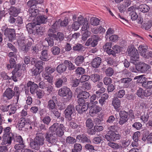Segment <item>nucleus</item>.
Returning a JSON list of instances; mask_svg holds the SVG:
<instances>
[{"instance_id": "obj_1", "label": "nucleus", "mask_w": 152, "mask_h": 152, "mask_svg": "<svg viewBox=\"0 0 152 152\" xmlns=\"http://www.w3.org/2000/svg\"><path fill=\"white\" fill-rule=\"evenodd\" d=\"M44 134L42 133H37L34 141L30 142V145L31 148L38 150L40 146L44 144Z\"/></svg>"}, {"instance_id": "obj_2", "label": "nucleus", "mask_w": 152, "mask_h": 152, "mask_svg": "<svg viewBox=\"0 0 152 152\" xmlns=\"http://www.w3.org/2000/svg\"><path fill=\"white\" fill-rule=\"evenodd\" d=\"M26 27L28 33L33 35L41 34L43 32V28L34 23H28Z\"/></svg>"}, {"instance_id": "obj_3", "label": "nucleus", "mask_w": 152, "mask_h": 152, "mask_svg": "<svg viewBox=\"0 0 152 152\" xmlns=\"http://www.w3.org/2000/svg\"><path fill=\"white\" fill-rule=\"evenodd\" d=\"M65 128L62 124H59L57 123H54L50 127L52 132H55L56 135L59 137L62 136L64 134Z\"/></svg>"}, {"instance_id": "obj_4", "label": "nucleus", "mask_w": 152, "mask_h": 152, "mask_svg": "<svg viewBox=\"0 0 152 152\" xmlns=\"http://www.w3.org/2000/svg\"><path fill=\"white\" fill-rule=\"evenodd\" d=\"M10 129L11 128L10 127H7L4 129L3 141L1 143L2 145H5L7 143L10 144H11L13 135L12 133L10 132Z\"/></svg>"}, {"instance_id": "obj_5", "label": "nucleus", "mask_w": 152, "mask_h": 152, "mask_svg": "<svg viewBox=\"0 0 152 152\" xmlns=\"http://www.w3.org/2000/svg\"><path fill=\"white\" fill-rule=\"evenodd\" d=\"M58 94L61 97H66L68 100L71 99L72 96V94L70 89L65 86L63 87L58 90Z\"/></svg>"}, {"instance_id": "obj_6", "label": "nucleus", "mask_w": 152, "mask_h": 152, "mask_svg": "<svg viewBox=\"0 0 152 152\" xmlns=\"http://www.w3.org/2000/svg\"><path fill=\"white\" fill-rule=\"evenodd\" d=\"M4 35L8 38L10 42L15 39L16 35L14 29L7 28L4 31Z\"/></svg>"}, {"instance_id": "obj_7", "label": "nucleus", "mask_w": 152, "mask_h": 152, "mask_svg": "<svg viewBox=\"0 0 152 152\" xmlns=\"http://www.w3.org/2000/svg\"><path fill=\"white\" fill-rule=\"evenodd\" d=\"M105 138L108 141H115L120 140L121 138V135L118 133L112 132L108 135L106 134L105 135Z\"/></svg>"}, {"instance_id": "obj_8", "label": "nucleus", "mask_w": 152, "mask_h": 152, "mask_svg": "<svg viewBox=\"0 0 152 152\" xmlns=\"http://www.w3.org/2000/svg\"><path fill=\"white\" fill-rule=\"evenodd\" d=\"M128 113L125 111L122 110L120 112L119 123L120 125H122L127 121L128 119Z\"/></svg>"}, {"instance_id": "obj_9", "label": "nucleus", "mask_w": 152, "mask_h": 152, "mask_svg": "<svg viewBox=\"0 0 152 152\" xmlns=\"http://www.w3.org/2000/svg\"><path fill=\"white\" fill-rule=\"evenodd\" d=\"M148 47L144 45H141L138 48V50L140 55L143 57L146 58H148V56L147 54Z\"/></svg>"}, {"instance_id": "obj_10", "label": "nucleus", "mask_w": 152, "mask_h": 152, "mask_svg": "<svg viewBox=\"0 0 152 152\" xmlns=\"http://www.w3.org/2000/svg\"><path fill=\"white\" fill-rule=\"evenodd\" d=\"M75 112V108L74 106L73 105H68L66 109L65 110V116L66 118L69 120L71 119V115Z\"/></svg>"}, {"instance_id": "obj_11", "label": "nucleus", "mask_w": 152, "mask_h": 152, "mask_svg": "<svg viewBox=\"0 0 152 152\" xmlns=\"http://www.w3.org/2000/svg\"><path fill=\"white\" fill-rule=\"evenodd\" d=\"M128 53L132 61H138L139 56L136 49L134 48L130 51H128Z\"/></svg>"}, {"instance_id": "obj_12", "label": "nucleus", "mask_w": 152, "mask_h": 152, "mask_svg": "<svg viewBox=\"0 0 152 152\" xmlns=\"http://www.w3.org/2000/svg\"><path fill=\"white\" fill-rule=\"evenodd\" d=\"M38 86L42 89L47 88V91L49 94L53 91L54 90L53 86L48 84H46L43 81H41L39 83Z\"/></svg>"}, {"instance_id": "obj_13", "label": "nucleus", "mask_w": 152, "mask_h": 152, "mask_svg": "<svg viewBox=\"0 0 152 152\" xmlns=\"http://www.w3.org/2000/svg\"><path fill=\"white\" fill-rule=\"evenodd\" d=\"M150 68V66L142 62L139 63L136 66L137 71L142 73L146 71Z\"/></svg>"}, {"instance_id": "obj_14", "label": "nucleus", "mask_w": 152, "mask_h": 152, "mask_svg": "<svg viewBox=\"0 0 152 152\" xmlns=\"http://www.w3.org/2000/svg\"><path fill=\"white\" fill-rule=\"evenodd\" d=\"M67 79L65 76H62L58 78L55 81L54 84L57 88H59L62 86L63 84L66 82Z\"/></svg>"}, {"instance_id": "obj_15", "label": "nucleus", "mask_w": 152, "mask_h": 152, "mask_svg": "<svg viewBox=\"0 0 152 152\" xmlns=\"http://www.w3.org/2000/svg\"><path fill=\"white\" fill-rule=\"evenodd\" d=\"M26 40H25V37L24 35H21V37H20V46H22L21 48V50L24 52V53L27 52L28 50V47L25 45V43L26 42Z\"/></svg>"}, {"instance_id": "obj_16", "label": "nucleus", "mask_w": 152, "mask_h": 152, "mask_svg": "<svg viewBox=\"0 0 152 152\" xmlns=\"http://www.w3.org/2000/svg\"><path fill=\"white\" fill-rule=\"evenodd\" d=\"M102 109L101 107L99 106L92 105L90 108L89 113L91 115L97 113Z\"/></svg>"}, {"instance_id": "obj_17", "label": "nucleus", "mask_w": 152, "mask_h": 152, "mask_svg": "<svg viewBox=\"0 0 152 152\" xmlns=\"http://www.w3.org/2000/svg\"><path fill=\"white\" fill-rule=\"evenodd\" d=\"M15 95V92L10 88H7L4 93L3 95L8 99H11Z\"/></svg>"}, {"instance_id": "obj_18", "label": "nucleus", "mask_w": 152, "mask_h": 152, "mask_svg": "<svg viewBox=\"0 0 152 152\" xmlns=\"http://www.w3.org/2000/svg\"><path fill=\"white\" fill-rule=\"evenodd\" d=\"M112 105L117 111H119L121 107V101L119 99L117 98H115L112 101Z\"/></svg>"}, {"instance_id": "obj_19", "label": "nucleus", "mask_w": 152, "mask_h": 152, "mask_svg": "<svg viewBox=\"0 0 152 152\" xmlns=\"http://www.w3.org/2000/svg\"><path fill=\"white\" fill-rule=\"evenodd\" d=\"M27 85L28 87H30V90L31 93L32 94H34L36 89L38 88V85L31 81L29 82Z\"/></svg>"}, {"instance_id": "obj_20", "label": "nucleus", "mask_w": 152, "mask_h": 152, "mask_svg": "<svg viewBox=\"0 0 152 152\" xmlns=\"http://www.w3.org/2000/svg\"><path fill=\"white\" fill-rule=\"evenodd\" d=\"M101 58L97 57L94 58L91 63V66L94 68L98 67L101 62Z\"/></svg>"}, {"instance_id": "obj_21", "label": "nucleus", "mask_w": 152, "mask_h": 152, "mask_svg": "<svg viewBox=\"0 0 152 152\" xmlns=\"http://www.w3.org/2000/svg\"><path fill=\"white\" fill-rule=\"evenodd\" d=\"M111 43L110 42H107L103 46V48L108 54L110 55L111 53H113L112 50L111 49Z\"/></svg>"}, {"instance_id": "obj_22", "label": "nucleus", "mask_w": 152, "mask_h": 152, "mask_svg": "<svg viewBox=\"0 0 152 152\" xmlns=\"http://www.w3.org/2000/svg\"><path fill=\"white\" fill-rule=\"evenodd\" d=\"M19 64H18L17 65H16L15 69L13 70L12 72L13 76L12 77V78L15 82H16L17 81V80L16 77L15 75H19Z\"/></svg>"}, {"instance_id": "obj_23", "label": "nucleus", "mask_w": 152, "mask_h": 152, "mask_svg": "<svg viewBox=\"0 0 152 152\" xmlns=\"http://www.w3.org/2000/svg\"><path fill=\"white\" fill-rule=\"evenodd\" d=\"M137 9L143 13H146L149 11L150 8L146 4H141L137 7Z\"/></svg>"}, {"instance_id": "obj_24", "label": "nucleus", "mask_w": 152, "mask_h": 152, "mask_svg": "<svg viewBox=\"0 0 152 152\" xmlns=\"http://www.w3.org/2000/svg\"><path fill=\"white\" fill-rule=\"evenodd\" d=\"M41 54V55L40 57V58L41 60L46 61L49 60L47 50H43L42 51Z\"/></svg>"}, {"instance_id": "obj_25", "label": "nucleus", "mask_w": 152, "mask_h": 152, "mask_svg": "<svg viewBox=\"0 0 152 152\" xmlns=\"http://www.w3.org/2000/svg\"><path fill=\"white\" fill-rule=\"evenodd\" d=\"M77 139L82 143L89 142H90V140L86 136L83 134L78 135L77 137Z\"/></svg>"}, {"instance_id": "obj_26", "label": "nucleus", "mask_w": 152, "mask_h": 152, "mask_svg": "<svg viewBox=\"0 0 152 152\" xmlns=\"http://www.w3.org/2000/svg\"><path fill=\"white\" fill-rule=\"evenodd\" d=\"M20 147L22 148L20 152H36V151H32L29 149L24 148L25 145L23 141V139L20 136Z\"/></svg>"}, {"instance_id": "obj_27", "label": "nucleus", "mask_w": 152, "mask_h": 152, "mask_svg": "<svg viewBox=\"0 0 152 152\" xmlns=\"http://www.w3.org/2000/svg\"><path fill=\"white\" fill-rule=\"evenodd\" d=\"M66 69V66L64 63L60 64L56 68L57 72L60 74L65 72Z\"/></svg>"}, {"instance_id": "obj_28", "label": "nucleus", "mask_w": 152, "mask_h": 152, "mask_svg": "<svg viewBox=\"0 0 152 152\" xmlns=\"http://www.w3.org/2000/svg\"><path fill=\"white\" fill-rule=\"evenodd\" d=\"M109 97L108 95L106 93L103 94L99 100V103L101 106L104 105L106 102V100H107Z\"/></svg>"}, {"instance_id": "obj_29", "label": "nucleus", "mask_w": 152, "mask_h": 152, "mask_svg": "<svg viewBox=\"0 0 152 152\" xmlns=\"http://www.w3.org/2000/svg\"><path fill=\"white\" fill-rule=\"evenodd\" d=\"M47 17L44 15H39L37 18V24L39 25L41 23H45Z\"/></svg>"}, {"instance_id": "obj_30", "label": "nucleus", "mask_w": 152, "mask_h": 152, "mask_svg": "<svg viewBox=\"0 0 152 152\" xmlns=\"http://www.w3.org/2000/svg\"><path fill=\"white\" fill-rule=\"evenodd\" d=\"M84 57L81 56H77L75 60V64L77 66H80L84 61Z\"/></svg>"}, {"instance_id": "obj_31", "label": "nucleus", "mask_w": 152, "mask_h": 152, "mask_svg": "<svg viewBox=\"0 0 152 152\" xmlns=\"http://www.w3.org/2000/svg\"><path fill=\"white\" fill-rule=\"evenodd\" d=\"M92 31L94 34H96L98 33H104L105 32V30L102 26H100L92 29Z\"/></svg>"}, {"instance_id": "obj_32", "label": "nucleus", "mask_w": 152, "mask_h": 152, "mask_svg": "<svg viewBox=\"0 0 152 152\" xmlns=\"http://www.w3.org/2000/svg\"><path fill=\"white\" fill-rule=\"evenodd\" d=\"M56 104L53 100H50L48 103L47 108L50 111H52L56 109Z\"/></svg>"}, {"instance_id": "obj_33", "label": "nucleus", "mask_w": 152, "mask_h": 152, "mask_svg": "<svg viewBox=\"0 0 152 152\" xmlns=\"http://www.w3.org/2000/svg\"><path fill=\"white\" fill-rule=\"evenodd\" d=\"M90 78L94 83L100 80L99 75L97 74H92L90 76Z\"/></svg>"}, {"instance_id": "obj_34", "label": "nucleus", "mask_w": 152, "mask_h": 152, "mask_svg": "<svg viewBox=\"0 0 152 152\" xmlns=\"http://www.w3.org/2000/svg\"><path fill=\"white\" fill-rule=\"evenodd\" d=\"M64 64L67 66V67L69 70H73L75 68V67L71 61L68 60H65L64 62Z\"/></svg>"}, {"instance_id": "obj_35", "label": "nucleus", "mask_w": 152, "mask_h": 152, "mask_svg": "<svg viewBox=\"0 0 152 152\" xmlns=\"http://www.w3.org/2000/svg\"><path fill=\"white\" fill-rule=\"evenodd\" d=\"M10 14L14 17H16L18 15V11L16 8L14 7H11L9 10Z\"/></svg>"}, {"instance_id": "obj_36", "label": "nucleus", "mask_w": 152, "mask_h": 152, "mask_svg": "<svg viewBox=\"0 0 152 152\" xmlns=\"http://www.w3.org/2000/svg\"><path fill=\"white\" fill-rule=\"evenodd\" d=\"M134 79H137V82L138 83H142V84L146 81V78L144 75H140L136 76L134 78Z\"/></svg>"}, {"instance_id": "obj_37", "label": "nucleus", "mask_w": 152, "mask_h": 152, "mask_svg": "<svg viewBox=\"0 0 152 152\" xmlns=\"http://www.w3.org/2000/svg\"><path fill=\"white\" fill-rule=\"evenodd\" d=\"M88 20L87 18H84L83 17L82 15H80L77 18V22H78L80 25H83L86 21H88Z\"/></svg>"}, {"instance_id": "obj_38", "label": "nucleus", "mask_w": 152, "mask_h": 152, "mask_svg": "<svg viewBox=\"0 0 152 152\" xmlns=\"http://www.w3.org/2000/svg\"><path fill=\"white\" fill-rule=\"evenodd\" d=\"M99 20L96 17H92L90 20L91 24L93 26H97L99 25Z\"/></svg>"}, {"instance_id": "obj_39", "label": "nucleus", "mask_w": 152, "mask_h": 152, "mask_svg": "<svg viewBox=\"0 0 152 152\" xmlns=\"http://www.w3.org/2000/svg\"><path fill=\"white\" fill-rule=\"evenodd\" d=\"M29 16L30 17H35L39 12V10L37 9H33L31 8L29 11Z\"/></svg>"}, {"instance_id": "obj_40", "label": "nucleus", "mask_w": 152, "mask_h": 152, "mask_svg": "<svg viewBox=\"0 0 152 152\" xmlns=\"http://www.w3.org/2000/svg\"><path fill=\"white\" fill-rule=\"evenodd\" d=\"M56 32V29L54 28L50 29L48 31V36L50 37H52L55 39L57 37L56 34H54V33ZM57 37H56L57 38Z\"/></svg>"}, {"instance_id": "obj_41", "label": "nucleus", "mask_w": 152, "mask_h": 152, "mask_svg": "<svg viewBox=\"0 0 152 152\" xmlns=\"http://www.w3.org/2000/svg\"><path fill=\"white\" fill-rule=\"evenodd\" d=\"M89 93L86 91H83L80 93L78 95V97H82L83 99H87L89 97Z\"/></svg>"}, {"instance_id": "obj_42", "label": "nucleus", "mask_w": 152, "mask_h": 152, "mask_svg": "<svg viewBox=\"0 0 152 152\" xmlns=\"http://www.w3.org/2000/svg\"><path fill=\"white\" fill-rule=\"evenodd\" d=\"M45 63V62H43L41 61H37L35 65V67L40 69L41 71H42L43 69L42 65L43 64Z\"/></svg>"}, {"instance_id": "obj_43", "label": "nucleus", "mask_w": 152, "mask_h": 152, "mask_svg": "<svg viewBox=\"0 0 152 152\" xmlns=\"http://www.w3.org/2000/svg\"><path fill=\"white\" fill-rule=\"evenodd\" d=\"M86 126L89 129H91L94 126V124L91 118L87 119L86 122Z\"/></svg>"}, {"instance_id": "obj_44", "label": "nucleus", "mask_w": 152, "mask_h": 152, "mask_svg": "<svg viewBox=\"0 0 152 152\" xmlns=\"http://www.w3.org/2000/svg\"><path fill=\"white\" fill-rule=\"evenodd\" d=\"M42 77L45 80H47V81L49 83H52V84L53 80V77L50 76L46 73L43 75Z\"/></svg>"}, {"instance_id": "obj_45", "label": "nucleus", "mask_w": 152, "mask_h": 152, "mask_svg": "<svg viewBox=\"0 0 152 152\" xmlns=\"http://www.w3.org/2000/svg\"><path fill=\"white\" fill-rule=\"evenodd\" d=\"M112 51L114 53H111L110 55H114L116 53H118L120 52V47L117 45H115L112 48Z\"/></svg>"}, {"instance_id": "obj_46", "label": "nucleus", "mask_w": 152, "mask_h": 152, "mask_svg": "<svg viewBox=\"0 0 152 152\" xmlns=\"http://www.w3.org/2000/svg\"><path fill=\"white\" fill-rule=\"evenodd\" d=\"M105 73L107 76H111L114 73L113 69L111 67H109L106 69Z\"/></svg>"}, {"instance_id": "obj_47", "label": "nucleus", "mask_w": 152, "mask_h": 152, "mask_svg": "<svg viewBox=\"0 0 152 152\" xmlns=\"http://www.w3.org/2000/svg\"><path fill=\"white\" fill-rule=\"evenodd\" d=\"M142 86L143 87L146 88H152V81L146 82V81L145 82L142 84Z\"/></svg>"}, {"instance_id": "obj_48", "label": "nucleus", "mask_w": 152, "mask_h": 152, "mask_svg": "<svg viewBox=\"0 0 152 152\" xmlns=\"http://www.w3.org/2000/svg\"><path fill=\"white\" fill-rule=\"evenodd\" d=\"M149 117V114L148 113H144L143 115L141 116L140 118L144 123H145L148 120Z\"/></svg>"}, {"instance_id": "obj_49", "label": "nucleus", "mask_w": 152, "mask_h": 152, "mask_svg": "<svg viewBox=\"0 0 152 152\" xmlns=\"http://www.w3.org/2000/svg\"><path fill=\"white\" fill-rule=\"evenodd\" d=\"M91 33L89 31H86L83 33L82 39L83 40L85 41L91 35Z\"/></svg>"}, {"instance_id": "obj_50", "label": "nucleus", "mask_w": 152, "mask_h": 152, "mask_svg": "<svg viewBox=\"0 0 152 152\" xmlns=\"http://www.w3.org/2000/svg\"><path fill=\"white\" fill-rule=\"evenodd\" d=\"M108 131L107 132V134H109L112 132H115L114 131L117 130V127L116 126L113 125L109 126L108 128Z\"/></svg>"}, {"instance_id": "obj_51", "label": "nucleus", "mask_w": 152, "mask_h": 152, "mask_svg": "<svg viewBox=\"0 0 152 152\" xmlns=\"http://www.w3.org/2000/svg\"><path fill=\"white\" fill-rule=\"evenodd\" d=\"M129 16L132 20H135L138 18V16L136 12H129Z\"/></svg>"}, {"instance_id": "obj_52", "label": "nucleus", "mask_w": 152, "mask_h": 152, "mask_svg": "<svg viewBox=\"0 0 152 152\" xmlns=\"http://www.w3.org/2000/svg\"><path fill=\"white\" fill-rule=\"evenodd\" d=\"M56 70L55 67H50L48 66L45 68V71L49 74H51L54 72Z\"/></svg>"}, {"instance_id": "obj_53", "label": "nucleus", "mask_w": 152, "mask_h": 152, "mask_svg": "<svg viewBox=\"0 0 152 152\" xmlns=\"http://www.w3.org/2000/svg\"><path fill=\"white\" fill-rule=\"evenodd\" d=\"M51 51L54 55H58L60 52V49L57 46H54L51 49Z\"/></svg>"}, {"instance_id": "obj_54", "label": "nucleus", "mask_w": 152, "mask_h": 152, "mask_svg": "<svg viewBox=\"0 0 152 152\" xmlns=\"http://www.w3.org/2000/svg\"><path fill=\"white\" fill-rule=\"evenodd\" d=\"M76 140L74 138L71 137H68L66 139V142L69 144H73L75 142Z\"/></svg>"}, {"instance_id": "obj_55", "label": "nucleus", "mask_w": 152, "mask_h": 152, "mask_svg": "<svg viewBox=\"0 0 152 152\" xmlns=\"http://www.w3.org/2000/svg\"><path fill=\"white\" fill-rule=\"evenodd\" d=\"M108 145L111 147L115 149H117L120 148V146L118 143L110 142L108 144Z\"/></svg>"}, {"instance_id": "obj_56", "label": "nucleus", "mask_w": 152, "mask_h": 152, "mask_svg": "<svg viewBox=\"0 0 152 152\" xmlns=\"http://www.w3.org/2000/svg\"><path fill=\"white\" fill-rule=\"evenodd\" d=\"M89 25L88 24V21H86L85 23L83 24V25L82 28L81 30L82 31H88V29L89 28Z\"/></svg>"}, {"instance_id": "obj_57", "label": "nucleus", "mask_w": 152, "mask_h": 152, "mask_svg": "<svg viewBox=\"0 0 152 152\" xmlns=\"http://www.w3.org/2000/svg\"><path fill=\"white\" fill-rule=\"evenodd\" d=\"M56 36L57 38H55V39L57 41L59 40L60 41L64 39V35L61 32H58Z\"/></svg>"}, {"instance_id": "obj_58", "label": "nucleus", "mask_w": 152, "mask_h": 152, "mask_svg": "<svg viewBox=\"0 0 152 152\" xmlns=\"http://www.w3.org/2000/svg\"><path fill=\"white\" fill-rule=\"evenodd\" d=\"M92 40L91 43V45L92 47H94L97 44L98 40L97 39L96 37V35H94L92 36Z\"/></svg>"}, {"instance_id": "obj_59", "label": "nucleus", "mask_w": 152, "mask_h": 152, "mask_svg": "<svg viewBox=\"0 0 152 152\" xmlns=\"http://www.w3.org/2000/svg\"><path fill=\"white\" fill-rule=\"evenodd\" d=\"M50 118L48 116H47L43 118L42 119L43 122L45 124L48 125L51 121Z\"/></svg>"}, {"instance_id": "obj_60", "label": "nucleus", "mask_w": 152, "mask_h": 152, "mask_svg": "<svg viewBox=\"0 0 152 152\" xmlns=\"http://www.w3.org/2000/svg\"><path fill=\"white\" fill-rule=\"evenodd\" d=\"M33 75L36 76L39 74L42 71L41 70L36 67L33 68L32 70Z\"/></svg>"}, {"instance_id": "obj_61", "label": "nucleus", "mask_w": 152, "mask_h": 152, "mask_svg": "<svg viewBox=\"0 0 152 152\" xmlns=\"http://www.w3.org/2000/svg\"><path fill=\"white\" fill-rule=\"evenodd\" d=\"M119 37L117 35H112L109 37V39L110 41L115 42L118 40Z\"/></svg>"}, {"instance_id": "obj_62", "label": "nucleus", "mask_w": 152, "mask_h": 152, "mask_svg": "<svg viewBox=\"0 0 152 152\" xmlns=\"http://www.w3.org/2000/svg\"><path fill=\"white\" fill-rule=\"evenodd\" d=\"M78 152L81 151L82 149L81 145L78 143H76L74 145V149Z\"/></svg>"}, {"instance_id": "obj_63", "label": "nucleus", "mask_w": 152, "mask_h": 152, "mask_svg": "<svg viewBox=\"0 0 152 152\" xmlns=\"http://www.w3.org/2000/svg\"><path fill=\"white\" fill-rule=\"evenodd\" d=\"M85 71V69L81 67H78L75 70L76 73L79 75L84 74Z\"/></svg>"}, {"instance_id": "obj_64", "label": "nucleus", "mask_w": 152, "mask_h": 152, "mask_svg": "<svg viewBox=\"0 0 152 152\" xmlns=\"http://www.w3.org/2000/svg\"><path fill=\"white\" fill-rule=\"evenodd\" d=\"M90 78V76L86 75H83L81 76L80 79V82L82 83L88 80Z\"/></svg>"}]
</instances>
